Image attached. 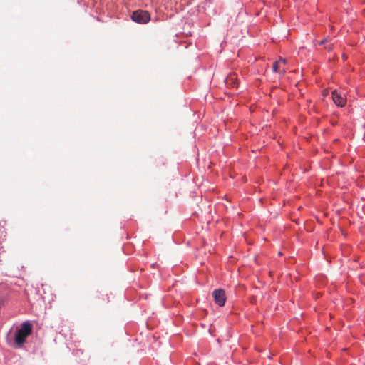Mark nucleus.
<instances>
[{
  "label": "nucleus",
  "mask_w": 365,
  "mask_h": 365,
  "mask_svg": "<svg viewBox=\"0 0 365 365\" xmlns=\"http://www.w3.org/2000/svg\"><path fill=\"white\" fill-rule=\"evenodd\" d=\"M332 47H333V43H331V41H330L329 43H327L324 46V48H325V49H327L328 51H331Z\"/></svg>",
  "instance_id": "6e6552de"
},
{
  "label": "nucleus",
  "mask_w": 365,
  "mask_h": 365,
  "mask_svg": "<svg viewBox=\"0 0 365 365\" xmlns=\"http://www.w3.org/2000/svg\"><path fill=\"white\" fill-rule=\"evenodd\" d=\"M132 20L138 24H145L150 20V15L147 11L137 10L131 16Z\"/></svg>",
  "instance_id": "f03ea898"
},
{
  "label": "nucleus",
  "mask_w": 365,
  "mask_h": 365,
  "mask_svg": "<svg viewBox=\"0 0 365 365\" xmlns=\"http://www.w3.org/2000/svg\"><path fill=\"white\" fill-rule=\"evenodd\" d=\"M330 41H331V38H329V37H327L324 39L319 41V43L322 46H325L327 43H329Z\"/></svg>",
  "instance_id": "0eeeda50"
},
{
  "label": "nucleus",
  "mask_w": 365,
  "mask_h": 365,
  "mask_svg": "<svg viewBox=\"0 0 365 365\" xmlns=\"http://www.w3.org/2000/svg\"><path fill=\"white\" fill-rule=\"evenodd\" d=\"M212 297L215 302L220 307H223L226 302V295L224 289H215L212 292Z\"/></svg>",
  "instance_id": "7ed1b4c3"
},
{
  "label": "nucleus",
  "mask_w": 365,
  "mask_h": 365,
  "mask_svg": "<svg viewBox=\"0 0 365 365\" xmlns=\"http://www.w3.org/2000/svg\"><path fill=\"white\" fill-rule=\"evenodd\" d=\"M278 63L282 66V64L286 63V59L280 58L279 61H277Z\"/></svg>",
  "instance_id": "1a4fd4ad"
},
{
  "label": "nucleus",
  "mask_w": 365,
  "mask_h": 365,
  "mask_svg": "<svg viewBox=\"0 0 365 365\" xmlns=\"http://www.w3.org/2000/svg\"><path fill=\"white\" fill-rule=\"evenodd\" d=\"M331 94L332 100L336 106L339 107L345 106L346 103V98L344 94L339 92L337 90H334Z\"/></svg>",
  "instance_id": "20e7f679"
},
{
  "label": "nucleus",
  "mask_w": 365,
  "mask_h": 365,
  "mask_svg": "<svg viewBox=\"0 0 365 365\" xmlns=\"http://www.w3.org/2000/svg\"><path fill=\"white\" fill-rule=\"evenodd\" d=\"M272 71L274 72H280L282 74H284L286 72V68L284 66H282L279 63L276 61L272 66Z\"/></svg>",
  "instance_id": "423d86ee"
},
{
  "label": "nucleus",
  "mask_w": 365,
  "mask_h": 365,
  "mask_svg": "<svg viewBox=\"0 0 365 365\" xmlns=\"http://www.w3.org/2000/svg\"><path fill=\"white\" fill-rule=\"evenodd\" d=\"M32 332V326L29 322L23 323L21 328L17 331L15 337L16 343L19 345L24 343L26 337Z\"/></svg>",
  "instance_id": "f257e3e1"
},
{
  "label": "nucleus",
  "mask_w": 365,
  "mask_h": 365,
  "mask_svg": "<svg viewBox=\"0 0 365 365\" xmlns=\"http://www.w3.org/2000/svg\"><path fill=\"white\" fill-rule=\"evenodd\" d=\"M225 84L232 88L237 87L238 86V81L235 73H230L225 80Z\"/></svg>",
  "instance_id": "39448f33"
}]
</instances>
